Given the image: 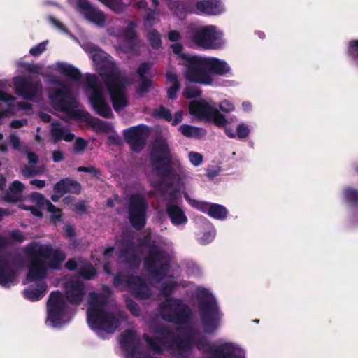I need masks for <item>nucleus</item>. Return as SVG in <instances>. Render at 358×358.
<instances>
[{
    "label": "nucleus",
    "instance_id": "1",
    "mask_svg": "<svg viewBox=\"0 0 358 358\" xmlns=\"http://www.w3.org/2000/svg\"><path fill=\"white\" fill-rule=\"evenodd\" d=\"M150 160L152 169L159 180L152 182V187L166 203H176L180 199V188L174 187V182L179 181L180 176L173 166V156L167 141L162 138H157L152 144Z\"/></svg>",
    "mask_w": 358,
    "mask_h": 358
},
{
    "label": "nucleus",
    "instance_id": "2",
    "mask_svg": "<svg viewBox=\"0 0 358 358\" xmlns=\"http://www.w3.org/2000/svg\"><path fill=\"white\" fill-rule=\"evenodd\" d=\"M182 58L184 78L192 83L212 85L214 76H225L231 71L225 61L217 57L183 55Z\"/></svg>",
    "mask_w": 358,
    "mask_h": 358
},
{
    "label": "nucleus",
    "instance_id": "3",
    "mask_svg": "<svg viewBox=\"0 0 358 358\" xmlns=\"http://www.w3.org/2000/svg\"><path fill=\"white\" fill-rule=\"evenodd\" d=\"M24 254L30 262L26 276L28 282L43 281L46 278L48 268L42 259H50L48 266L55 270L59 269L66 259L60 249H53L50 245H41L37 242L29 243L24 248Z\"/></svg>",
    "mask_w": 358,
    "mask_h": 358
},
{
    "label": "nucleus",
    "instance_id": "4",
    "mask_svg": "<svg viewBox=\"0 0 358 358\" xmlns=\"http://www.w3.org/2000/svg\"><path fill=\"white\" fill-rule=\"evenodd\" d=\"M108 301V296L106 294L96 292L89 294L87 323L92 329L113 334L120 327V320L114 313L106 310Z\"/></svg>",
    "mask_w": 358,
    "mask_h": 358
},
{
    "label": "nucleus",
    "instance_id": "5",
    "mask_svg": "<svg viewBox=\"0 0 358 358\" xmlns=\"http://www.w3.org/2000/svg\"><path fill=\"white\" fill-rule=\"evenodd\" d=\"M155 332L161 336H150L147 334L143 335V338L154 352L161 354L164 347H170L182 356L190 352L194 345V336L199 334L196 328L189 327L185 329L184 336H177L169 339L171 331L165 326L159 327Z\"/></svg>",
    "mask_w": 358,
    "mask_h": 358
},
{
    "label": "nucleus",
    "instance_id": "6",
    "mask_svg": "<svg viewBox=\"0 0 358 358\" xmlns=\"http://www.w3.org/2000/svg\"><path fill=\"white\" fill-rule=\"evenodd\" d=\"M99 75L108 92L115 111L120 112L128 106L126 95L127 79L120 74L115 64L111 62L103 64L99 69Z\"/></svg>",
    "mask_w": 358,
    "mask_h": 358
},
{
    "label": "nucleus",
    "instance_id": "7",
    "mask_svg": "<svg viewBox=\"0 0 358 358\" xmlns=\"http://www.w3.org/2000/svg\"><path fill=\"white\" fill-rule=\"evenodd\" d=\"M203 294V297L198 299L201 323L205 334H213L219 328L223 314L212 294L204 289Z\"/></svg>",
    "mask_w": 358,
    "mask_h": 358
},
{
    "label": "nucleus",
    "instance_id": "8",
    "mask_svg": "<svg viewBox=\"0 0 358 358\" xmlns=\"http://www.w3.org/2000/svg\"><path fill=\"white\" fill-rule=\"evenodd\" d=\"M162 320L176 325H183L191 321L192 312L190 307L181 299L168 298L159 306Z\"/></svg>",
    "mask_w": 358,
    "mask_h": 358
},
{
    "label": "nucleus",
    "instance_id": "9",
    "mask_svg": "<svg viewBox=\"0 0 358 358\" xmlns=\"http://www.w3.org/2000/svg\"><path fill=\"white\" fill-rule=\"evenodd\" d=\"M143 266L148 274L157 282L168 276L171 262L166 251L161 248L156 251H148Z\"/></svg>",
    "mask_w": 358,
    "mask_h": 358
},
{
    "label": "nucleus",
    "instance_id": "10",
    "mask_svg": "<svg viewBox=\"0 0 358 358\" xmlns=\"http://www.w3.org/2000/svg\"><path fill=\"white\" fill-rule=\"evenodd\" d=\"M86 87L92 90L89 97L90 103L93 110L100 116L111 118L113 116L110 106L106 102L103 93V87L95 74L87 73Z\"/></svg>",
    "mask_w": 358,
    "mask_h": 358
},
{
    "label": "nucleus",
    "instance_id": "11",
    "mask_svg": "<svg viewBox=\"0 0 358 358\" xmlns=\"http://www.w3.org/2000/svg\"><path fill=\"white\" fill-rule=\"evenodd\" d=\"M54 83L59 85V88L50 89L49 99L60 111L71 113L77 107L78 103L72 96L70 87L60 80H56Z\"/></svg>",
    "mask_w": 358,
    "mask_h": 358
},
{
    "label": "nucleus",
    "instance_id": "12",
    "mask_svg": "<svg viewBox=\"0 0 358 358\" xmlns=\"http://www.w3.org/2000/svg\"><path fill=\"white\" fill-rule=\"evenodd\" d=\"M189 113L207 122H213L215 125L225 127L227 123L226 117L215 107L205 101H194L189 106Z\"/></svg>",
    "mask_w": 358,
    "mask_h": 358
},
{
    "label": "nucleus",
    "instance_id": "13",
    "mask_svg": "<svg viewBox=\"0 0 358 358\" xmlns=\"http://www.w3.org/2000/svg\"><path fill=\"white\" fill-rule=\"evenodd\" d=\"M147 210L148 203L143 195L136 194L130 197L128 204V219L135 229L140 231L145 227Z\"/></svg>",
    "mask_w": 358,
    "mask_h": 358
},
{
    "label": "nucleus",
    "instance_id": "14",
    "mask_svg": "<svg viewBox=\"0 0 358 358\" xmlns=\"http://www.w3.org/2000/svg\"><path fill=\"white\" fill-rule=\"evenodd\" d=\"M189 34L192 41L203 49H217L221 47L215 26L206 25L194 27L191 29Z\"/></svg>",
    "mask_w": 358,
    "mask_h": 358
},
{
    "label": "nucleus",
    "instance_id": "15",
    "mask_svg": "<svg viewBox=\"0 0 358 358\" xmlns=\"http://www.w3.org/2000/svg\"><path fill=\"white\" fill-rule=\"evenodd\" d=\"M23 266V258L19 255L7 253L0 255V285L8 287L17 275L16 268Z\"/></svg>",
    "mask_w": 358,
    "mask_h": 358
},
{
    "label": "nucleus",
    "instance_id": "16",
    "mask_svg": "<svg viewBox=\"0 0 358 358\" xmlns=\"http://www.w3.org/2000/svg\"><path fill=\"white\" fill-rule=\"evenodd\" d=\"M67 304L63 294L59 291H52L47 301V320L53 327L62 324L66 315Z\"/></svg>",
    "mask_w": 358,
    "mask_h": 358
},
{
    "label": "nucleus",
    "instance_id": "17",
    "mask_svg": "<svg viewBox=\"0 0 358 358\" xmlns=\"http://www.w3.org/2000/svg\"><path fill=\"white\" fill-rule=\"evenodd\" d=\"M120 343L126 352V358H146L141 350V343L136 332L131 329H125L120 336Z\"/></svg>",
    "mask_w": 358,
    "mask_h": 358
},
{
    "label": "nucleus",
    "instance_id": "18",
    "mask_svg": "<svg viewBox=\"0 0 358 358\" xmlns=\"http://www.w3.org/2000/svg\"><path fill=\"white\" fill-rule=\"evenodd\" d=\"M13 85L16 94L27 101H33L41 88V80H34L31 76L15 77Z\"/></svg>",
    "mask_w": 358,
    "mask_h": 358
},
{
    "label": "nucleus",
    "instance_id": "19",
    "mask_svg": "<svg viewBox=\"0 0 358 358\" xmlns=\"http://www.w3.org/2000/svg\"><path fill=\"white\" fill-rule=\"evenodd\" d=\"M147 130L148 127L146 125L139 124L123 131L124 139L133 152H140L145 148L148 137Z\"/></svg>",
    "mask_w": 358,
    "mask_h": 358
},
{
    "label": "nucleus",
    "instance_id": "20",
    "mask_svg": "<svg viewBox=\"0 0 358 358\" xmlns=\"http://www.w3.org/2000/svg\"><path fill=\"white\" fill-rule=\"evenodd\" d=\"M77 10L87 21L103 27L106 23V15L103 11L94 6L88 0H76Z\"/></svg>",
    "mask_w": 358,
    "mask_h": 358
},
{
    "label": "nucleus",
    "instance_id": "21",
    "mask_svg": "<svg viewBox=\"0 0 358 358\" xmlns=\"http://www.w3.org/2000/svg\"><path fill=\"white\" fill-rule=\"evenodd\" d=\"M66 299L72 305H80L85 294V285L76 280H66L63 284Z\"/></svg>",
    "mask_w": 358,
    "mask_h": 358
},
{
    "label": "nucleus",
    "instance_id": "22",
    "mask_svg": "<svg viewBox=\"0 0 358 358\" xmlns=\"http://www.w3.org/2000/svg\"><path fill=\"white\" fill-rule=\"evenodd\" d=\"M126 287L130 290L132 296L140 300L148 299L151 292L145 281L138 275H127L125 280Z\"/></svg>",
    "mask_w": 358,
    "mask_h": 358
},
{
    "label": "nucleus",
    "instance_id": "23",
    "mask_svg": "<svg viewBox=\"0 0 358 358\" xmlns=\"http://www.w3.org/2000/svg\"><path fill=\"white\" fill-rule=\"evenodd\" d=\"M81 190L80 183L70 178H62L53 186L54 192L60 195H64L67 193L78 195Z\"/></svg>",
    "mask_w": 358,
    "mask_h": 358
},
{
    "label": "nucleus",
    "instance_id": "24",
    "mask_svg": "<svg viewBox=\"0 0 358 358\" xmlns=\"http://www.w3.org/2000/svg\"><path fill=\"white\" fill-rule=\"evenodd\" d=\"M194 8L199 13L208 15H217L223 11V6L220 0H201L197 1Z\"/></svg>",
    "mask_w": 358,
    "mask_h": 358
},
{
    "label": "nucleus",
    "instance_id": "25",
    "mask_svg": "<svg viewBox=\"0 0 358 358\" xmlns=\"http://www.w3.org/2000/svg\"><path fill=\"white\" fill-rule=\"evenodd\" d=\"M166 213L171 221L175 225L185 224L187 222V217L181 207L171 202L166 203Z\"/></svg>",
    "mask_w": 358,
    "mask_h": 358
},
{
    "label": "nucleus",
    "instance_id": "26",
    "mask_svg": "<svg viewBox=\"0 0 358 358\" xmlns=\"http://www.w3.org/2000/svg\"><path fill=\"white\" fill-rule=\"evenodd\" d=\"M118 257L129 269L136 270L140 266L141 260L136 254V250L119 249Z\"/></svg>",
    "mask_w": 358,
    "mask_h": 358
},
{
    "label": "nucleus",
    "instance_id": "27",
    "mask_svg": "<svg viewBox=\"0 0 358 358\" xmlns=\"http://www.w3.org/2000/svg\"><path fill=\"white\" fill-rule=\"evenodd\" d=\"M194 345L201 353L210 355L208 357H202L201 358H215V352L218 350V347H215L205 336H201L199 333L195 335Z\"/></svg>",
    "mask_w": 358,
    "mask_h": 358
},
{
    "label": "nucleus",
    "instance_id": "28",
    "mask_svg": "<svg viewBox=\"0 0 358 358\" xmlns=\"http://www.w3.org/2000/svg\"><path fill=\"white\" fill-rule=\"evenodd\" d=\"M48 289V285L45 281H40L34 287L31 285L29 289L24 291V296L31 301H37L41 299Z\"/></svg>",
    "mask_w": 358,
    "mask_h": 358
},
{
    "label": "nucleus",
    "instance_id": "29",
    "mask_svg": "<svg viewBox=\"0 0 358 358\" xmlns=\"http://www.w3.org/2000/svg\"><path fill=\"white\" fill-rule=\"evenodd\" d=\"M24 189V185L22 182L19 180L13 181L9 187V192H7L4 194L3 200L9 203L20 201Z\"/></svg>",
    "mask_w": 358,
    "mask_h": 358
},
{
    "label": "nucleus",
    "instance_id": "30",
    "mask_svg": "<svg viewBox=\"0 0 358 358\" xmlns=\"http://www.w3.org/2000/svg\"><path fill=\"white\" fill-rule=\"evenodd\" d=\"M52 125V127L50 130V135L54 143H57L61 140H64L66 142H71L74 139L75 135L70 131H66L60 127V124L59 122H53Z\"/></svg>",
    "mask_w": 358,
    "mask_h": 358
},
{
    "label": "nucleus",
    "instance_id": "31",
    "mask_svg": "<svg viewBox=\"0 0 358 358\" xmlns=\"http://www.w3.org/2000/svg\"><path fill=\"white\" fill-rule=\"evenodd\" d=\"M58 71L70 80L78 82L80 80L82 74L78 69L73 65L65 63H59L57 64Z\"/></svg>",
    "mask_w": 358,
    "mask_h": 358
},
{
    "label": "nucleus",
    "instance_id": "32",
    "mask_svg": "<svg viewBox=\"0 0 358 358\" xmlns=\"http://www.w3.org/2000/svg\"><path fill=\"white\" fill-rule=\"evenodd\" d=\"M179 131L187 138H194L199 139L205 136L206 131L203 128L194 127L187 124L180 125L178 128Z\"/></svg>",
    "mask_w": 358,
    "mask_h": 358
},
{
    "label": "nucleus",
    "instance_id": "33",
    "mask_svg": "<svg viewBox=\"0 0 358 358\" xmlns=\"http://www.w3.org/2000/svg\"><path fill=\"white\" fill-rule=\"evenodd\" d=\"M78 274L84 280H90L96 277L97 271L93 264L88 262L78 268Z\"/></svg>",
    "mask_w": 358,
    "mask_h": 358
},
{
    "label": "nucleus",
    "instance_id": "34",
    "mask_svg": "<svg viewBox=\"0 0 358 358\" xmlns=\"http://www.w3.org/2000/svg\"><path fill=\"white\" fill-rule=\"evenodd\" d=\"M228 213L225 206L217 203H211L208 215L214 219L223 220L227 218Z\"/></svg>",
    "mask_w": 358,
    "mask_h": 358
},
{
    "label": "nucleus",
    "instance_id": "35",
    "mask_svg": "<svg viewBox=\"0 0 358 358\" xmlns=\"http://www.w3.org/2000/svg\"><path fill=\"white\" fill-rule=\"evenodd\" d=\"M155 87L153 80L150 78H140V82L136 87V92L140 96L148 93L151 89Z\"/></svg>",
    "mask_w": 358,
    "mask_h": 358
},
{
    "label": "nucleus",
    "instance_id": "36",
    "mask_svg": "<svg viewBox=\"0 0 358 358\" xmlns=\"http://www.w3.org/2000/svg\"><path fill=\"white\" fill-rule=\"evenodd\" d=\"M147 40L154 50H159L162 46L161 35L157 29H152L148 32Z\"/></svg>",
    "mask_w": 358,
    "mask_h": 358
},
{
    "label": "nucleus",
    "instance_id": "37",
    "mask_svg": "<svg viewBox=\"0 0 358 358\" xmlns=\"http://www.w3.org/2000/svg\"><path fill=\"white\" fill-rule=\"evenodd\" d=\"M135 27L136 24L131 22L124 30V36L131 47L135 46L137 41L138 37Z\"/></svg>",
    "mask_w": 358,
    "mask_h": 358
},
{
    "label": "nucleus",
    "instance_id": "38",
    "mask_svg": "<svg viewBox=\"0 0 358 358\" xmlns=\"http://www.w3.org/2000/svg\"><path fill=\"white\" fill-rule=\"evenodd\" d=\"M215 358H241L234 353L232 348L229 344L218 346L215 352Z\"/></svg>",
    "mask_w": 358,
    "mask_h": 358
},
{
    "label": "nucleus",
    "instance_id": "39",
    "mask_svg": "<svg viewBox=\"0 0 358 358\" xmlns=\"http://www.w3.org/2000/svg\"><path fill=\"white\" fill-rule=\"evenodd\" d=\"M106 6L113 10L116 13H123L126 8L127 5L123 3L122 0H99Z\"/></svg>",
    "mask_w": 358,
    "mask_h": 358
},
{
    "label": "nucleus",
    "instance_id": "40",
    "mask_svg": "<svg viewBox=\"0 0 358 358\" xmlns=\"http://www.w3.org/2000/svg\"><path fill=\"white\" fill-rule=\"evenodd\" d=\"M152 116L155 119L164 120L166 122H171L172 120L171 111L164 106L155 108L152 112Z\"/></svg>",
    "mask_w": 358,
    "mask_h": 358
},
{
    "label": "nucleus",
    "instance_id": "41",
    "mask_svg": "<svg viewBox=\"0 0 358 358\" xmlns=\"http://www.w3.org/2000/svg\"><path fill=\"white\" fill-rule=\"evenodd\" d=\"M43 172L44 167L43 166L25 165L22 170V173L26 178H31L36 176L41 175Z\"/></svg>",
    "mask_w": 358,
    "mask_h": 358
},
{
    "label": "nucleus",
    "instance_id": "42",
    "mask_svg": "<svg viewBox=\"0 0 358 358\" xmlns=\"http://www.w3.org/2000/svg\"><path fill=\"white\" fill-rule=\"evenodd\" d=\"M138 245L141 248H147L148 251H156L162 248L156 244L155 241L152 240L150 235L139 238Z\"/></svg>",
    "mask_w": 358,
    "mask_h": 358
},
{
    "label": "nucleus",
    "instance_id": "43",
    "mask_svg": "<svg viewBox=\"0 0 358 358\" xmlns=\"http://www.w3.org/2000/svg\"><path fill=\"white\" fill-rule=\"evenodd\" d=\"M43 208H45L48 212L52 213L50 219L53 222L56 223L62 221V210L56 208L49 200L45 201Z\"/></svg>",
    "mask_w": 358,
    "mask_h": 358
},
{
    "label": "nucleus",
    "instance_id": "44",
    "mask_svg": "<svg viewBox=\"0 0 358 358\" xmlns=\"http://www.w3.org/2000/svg\"><path fill=\"white\" fill-rule=\"evenodd\" d=\"M347 55L358 65V40L353 39L349 41Z\"/></svg>",
    "mask_w": 358,
    "mask_h": 358
},
{
    "label": "nucleus",
    "instance_id": "45",
    "mask_svg": "<svg viewBox=\"0 0 358 358\" xmlns=\"http://www.w3.org/2000/svg\"><path fill=\"white\" fill-rule=\"evenodd\" d=\"M170 48H171L174 55H177L176 59L178 60V64L180 66H182V62H184L182 56L183 55H191L190 54L182 52V51L184 50V47H183V45L180 43H173L170 45Z\"/></svg>",
    "mask_w": 358,
    "mask_h": 358
},
{
    "label": "nucleus",
    "instance_id": "46",
    "mask_svg": "<svg viewBox=\"0 0 358 358\" xmlns=\"http://www.w3.org/2000/svg\"><path fill=\"white\" fill-rule=\"evenodd\" d=\"M344 196L346 201L350 205H358V190L352 188H348L344 192Z\"/></svg>",
    "mask_w": 358,
    "mask_h": 358
},
{
    "label": "nucleus",
    "instance_id": "47",
    "mask_svg": "<svg viewBox=\"0 0 358 358\" xmlns=\"http://www.w3.org/2000/svg\"><path fill=\"white\" fill-rule=\"evenodd\" d=\"M183 96L188 99H196L201 95V90L194 86L186 87L183 90Z\"/></svg>",
    "mask_w": 358,
    "mask_h": 358
},
{
    "label": "nucleus",
    "instance_id": "48",
    "mask_svg": "<svg viewBox=\"0 0 358 358\" xmlns=\"http://www.w3.org/2000/svg\"><path fill=\"white\" fill-rule=\"evenodd\" d=\"M152 69V64L143 62L139 64L136 69V73L138 74L139 78H147L146 74H148L150 69Z\"/></svg>",
    "mask_w": 358,
    "mask_h": 358
},
{
    "label": "nucleus",
    "instance_id": "49",
    "mask_svg": "<svg viewBox=\"0 0 358 358\" xmlns=\"http://www.w3.org/2000/svg\"><path fill=\"white\" fill-rule=\"evenodd\" d=\"M211 203L201 201L197 200H193L192 201V207L204 213L208 214L210 206Z\"/></svg>",
    "mask_w": 358,
    "mask_h": 358
},
{
    "label": "nucleus",
    "instance_id": "50",
    "mask_svg": "<svg viewBox=\"0 0 358 358\" xmlns=\"http://www.w3.org/2000/svg\"><path fill=\"white\" fill-rule=\"evenodd\" d=\"M87 145V141L82 138H77L73 144L75 153L80 154L84 152Z\"/></svg>",
    "mask_w": 358,
    "mask_h": 358
},
{
    "label": "nucleus",
    "instance_id": "51",
    "mask_svg": "<svg viewBox=\"0 0 358 358\" xmlns=\"http://www.w3.org/2000/svg\"><path fill=\"white\" fill-rule=\"evenodd\" d=\"M77 171L78 172L89 173L93 177L96 178H99L101 175L100 170H99L98 169H96V167H94V166H92V165H90L89 166H79L77 169Z\"/></svg>",
    "mask_w": 358,
    "mask_h": 358
},
{
    "label": "nucleus",
    "instance_id": "52",
    "mask_svg": "<svg viewBox=\"0 0 358 358\" xmlns=\"http://www.w3.org/2000/svg\"><path fill=\"white\" fill-rule=\"evenodd\" d=\"M31 200L36 204L38 208H43L47 199L45 196L38 192H33L31 194Z\"/></svg>",
    "mask_w": 358,
    "mask_h": 358
},
{
    "label": "nucleus",
    "instance_id": "53",
    "mask_svg": "<svg viewBox=\"0 0 358 358\" xmlns=\"http://www.w3.org/2000/svg\"><path fill=\"white\" fill-rule=\"evenodd\" d=\"M250 134L248 126L245 124L241 123L237 126L236 136L239 139L245 138Z\"/></svg>",
    "mask_w": 358,
    "mask_h": 358
},
{
    "label": "nucleus",
    "instance_id": "54",
    "mask_svg": "<svg viewBox=\"0 0 358 358\" xmlns=\"http://www.w3.org/2000/svg\"><path fill=\"white\" fill-rule=\"evenodd\" d=\"M126 307L134 316H139L140 307L136 302L132 299L126 300Z\"/></svg>",
    "mask_w": 358,
    "mask_h": 358
},
{
    "label": "nucleus",
    "instance_id": "55",
    "mask_svg": "<svg viewBox=\"0 0 358 358\" xmlns=\"http://www.w3.org/2000/svg\"><path fill=\"white\" fill-rule=\"evenodd\" d=\"M19 66L29 73H38L40 71V67L38 64L21 62L19 64Z\"/></svg>",
    "mask_w": 358,
    "mask_h": 358
},
{
    "label": "nucleus",
    "instance_id": "56",
    "mask_svg": "<svg viewBox=\"0 0 358 358\" xmlns=\"http://www.w3.org/2000/svg\"><path fill=\"white\" fill-rule=\"evenodd\" d=\"M127 276H125L122 273H117L113 278V284L115 287L122 288L126 287L125 280Z\"/></svg>",
    "mask_w": 358,
    "mask_h": 358
},
{
    "label": "nucleus",
    "instance_id": "57",
    "mask_svg": "<svg viewBox=\"0 0 358 358\" xmlns=\"http://www.w3.org/2000/svg\"><path fill=\"white\" fill-rule=\"evenodd\" d=\"M46 49V43L45 42H41L36 45V46L32 47L30 50L29 53L34 57H38L41 54H42Z\"/></svg>",
    "mask_w": 358,
    "mask_h": 358
},
{
    "label": "nucleus",
    "instance_id": "58",
    "mask_svg": "<svg viewBox=\"0 0 358 358\" xmlns=\"http://www.w3.org/2000/svg\"><path fill=\"white\" fill-rule=\"evenodd\" d=\"M120 248L133 250L136 248L134 238L131 236H124L121 241Z\"/></svg>",
    "mask_w": 358,
    "mask_h": 358
},
{
    "label": "nucleus",
    "instance_id": "59",
    "mask_svg": "<svg viewBox=\"0 0 358 358\" xmlns=\"http://www.w3.org/2000/svg\"><path fill=\"white\" fill-rule=\"evenodd\" d=\"M15 98L10 94L0 90V101L7 103L8 107L14 108V105L11 103L12 101H15Z\"/></svg>",
    "mask_w": 358,
    "mask_h": 358
},
{
    "label": "nucleus",
    "instance_id": "60",
    "mask_svg": "<svg viewBox=\"0 0 358 358\" xmlns=\"http://www.w3.org/2000/svg\"><path fill=\"white\" fill-rule=\"evenodd\" d=\"M174 288L175 285L173 282H166L162 285L161 291L162 294L168 299L173 294Z\"/></svg>",
    "mask_w": 358,
    "mask_h": 358
},
{
    "label": "nucleus",
    "instance_id": "61",
    "mask_svg": "<svg viewBox=\"0 0 358 358\" xmlns=\"http://www.w3.org/2000/svg\"><path fill=\"white\" fill-rule=\"evenodd\" d=\"M181 85L174 84L171 85L167 89V97L169 99L175 100L177 98V93L180 91Z\"/></svg>",
    "mask_w": 358,
    "mask_h": 358
},
{
    "label": "nucleus",
    "instance_id": "62",
    "mask_svg": "<svg viewBox=\"0 0 358 358\" xmlns=\"http://www.w3.org/2000/svg\"><path fill=\"white\" fill-rule=\"evenodd\" d=\"M189 159L190 162L194 166H199L203 162V155L200 153L195 152H190L189 153Z\"/></svg>",
    "mask_w": 358,
    "mask_h": 358
},
{
    "label": "nucleus",
    "instance_id": "63",
    "mask_svg": "<svg viewBox=\"0 0 358 358\" xmlns=\"http://www.w3.org/2000/svg\"><path fill=\"white\" fill-rule=\"evenodd\" d=\"M9 237L18 243H22L25 240V237L20 229H14L9 233Z\"/></svg>",
    "mask_w": 358,
    "mask_h": 358
},
{
    "label": "nucleus",
    "instance_id": "64",
    "mask_svg": "<svg viewBox=\"0 0 358 358\" xmlns=\"http://www.w3.org/2000/svg\"><path fill=\"white\" fill-rule=\"evenodd\" d=\"M19 208L25 210H29L31 214L38 217H43V213L40 210V209L35 206H26L25 204H21L19 206Z\"/></svg>",
    "mask_w": 358,
    "mask_h": 358
}]
</instances>
